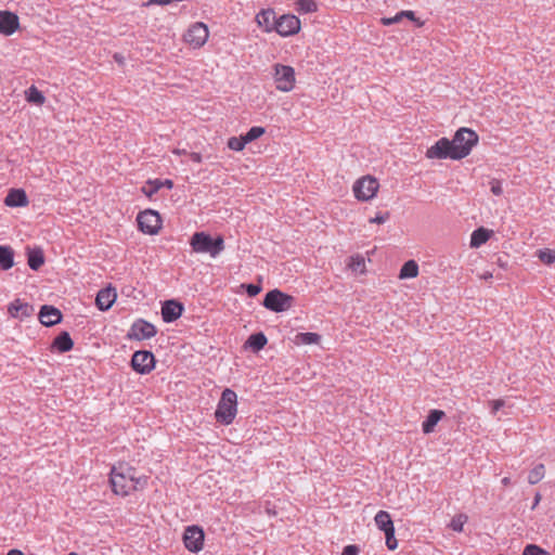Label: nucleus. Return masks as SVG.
<instances>
[{
	"label": "nucleus",
	"mask_w": 555,
	"mask_h": 555,
	"mask_svg": "<svg viewBox=\"0 0 555 555\" xmlns=\"http://www.w3.org/2000/svg\"><path fill=\"white\" fill-rule=\"evenodd\" d=\"M268 343L266 335L261 332L251 334L248 337L247 344L254 351L261 350Z\"/></svg>",
	"instance_id": "nucleus-28"
},
{
	"label": "nucleus",
	"mask_w": 555,
	"mask_h": 555,
	"mask_svg": "<svg viewBox=\"0 0 555 555\" xmlns=\"http://www.w3.org/2000/svg\"><path fill=\"white\" fill-rule=\"evenodd\" d=\"M137 221L140 231H142L145 234H157L162 228V219L159 214L152 209H146L144 211L139 212Z\"/></svg>",
	"instance_id": "nucleus-7"
},
{
	"label": "nucleus",
	"mask_w": 555,
	"mask_h": 555,
	"mask_svg": "<svg viewBox=\"0 0 555 555\" xmlns=\"http://www.w3.org/2000/svg\"><path fill=\"white\" fill-rule=\"evenodd\" d=\"M491 192L496 196L503 193L502 185L498 180L491 181Z\"/></svg>",
	"instance_id": "nucleus-46"
},
{
	"label": "nucleus",
	"mask_w": 555,
	"mask_h": 555,
	"mask_svg": "<svg viewBox=\"0 0 555 555\" xmlns=\"http://www.w3.org/2000/svg\"><path fill=\"white\" fill-rule=\"evenodd\" d=\"M350 268L354 271H363L365 267L364 258L362 256L351 257Z\"/></svg>",
	"instance_id": "nucleus-40"
},
{
	"label": "nucleus",
	"mask_w": 555,
	"mask_h": 555,
	"mask_svg": "<svg viewBox=\"0 0 555 555\" xmlns=\"http://www.w3.org/2000/svg\"><path fill=\"white\" fill-rule=\"evenodd\" d=\"M403 18H402V15H400V12L397 13L393 17H383L380 20V23L385 26H389V25H392V24H396V23H399L401 22Z\"/></svg>",
	"instance_id": "nucleus-41"
},
{
	"label": "nucleus",
	"mask_w": 555,
	"mask_h": 555,
	"mask_svg": "<svg viewBox=\"0 0 555 555\" xmlns=\"http://www.w3.org/2000/svg\"><path fill=\"white\" fill-rule=\"evenodd\" d=\"M264 128L262 127H251L243 137L245 139V142L249 143L259 137H261L264 133Z\"/></svg>",
	"instance_id": "nucleus-36"
},
{
	"label": "nucleus",
	"mask_w": 555,
	"mask_h": 555,
	"mask_svg": "<svg viewBox=\"0 0 555 555\" xmlns=\"http://www.w3.org/2000/svg\"><path fill=\"white\" fill-rule=\"evenodd\" d=\"M541 501V494L540 493H537L534 495V501H533V505H532V509L535 508L538 506V504L540 503Z\"/></svg>",
	"instance_id": "nucleus-51"
},
{
	"label": "nucleus",
	"mask_w": 555,
	"mask_h": 555,
	"mask_svg": "<svg viewBox=\"0 0 555 555\" xmlns=\"http://www.w3.org/2000/svg\"><path fill=\"white\" fill-rule=\"evenodd\" d=\"M8 555H24L21 551L18 550H11Z\"/></svg>",
	"instance_id": "nucleus-52"
},
{
	"label": "nucleus",
	"mask_w": 555,
	"mask_h": 555,
	"mask_svg": "<svg viewBox=\"0 0 555 555\" xmlns=\"http://www.w3.org/2000/svg\"><path fill=\"white\" fill-rule=\"evenodd\" d=\"M74 347V341L68 332H61L52 343L51 348L57 350L61 353L67 352L72 350Z\"/></svg>",
	"instance_id": "nucleus-21"
},
{
	"label": "nucleus",
	"mask_w": 555,
	"mask_h": 555,
	"mask_svg": "<svg viewBox=\"0 0 555 555\" xmlns=\"http://www.w3.org/2000/svg\"><path fill=\"white\" fill-rule=\"evenodd\" d=\"M374 520H375L377 528L384 532L390 530L391 528H395L393 522L390 517V514L386 511H379L375 515Z\"/></svg>",
	"instance_id": "nucleus-26"
},
{
	"label": "nucleus",
	"mask_w": 555,
	"mask_h": 555,
	"mask_svg": "<svg viewBox=\"0 0 555 555\" xmlns=\"http://www.w3.org/2000/svg\"><path fill=\"white\" fill-rule=\"evenodd\" d=\"M208 37V27L202 22H196L188 28L183 35V40L192 48L198 49L207 42Z\"/></svg>",
	"instance_id": "nucleus-8"
},
{
	"label": "nucleus",
	"mask_w": 555,
	"mask_h": 555,
	"mask_svg": "<svg viewBox=\"0 0 555 555\" xmlns=\"http://www.w3.org/2000/svg\"><path fill=\"white\" fill-rule=\"evenodd\" d=\"M109 481L114 493L121 496L143 489L147 485V478L145 476H137L135 468L128 464L114 466L111 472Z\"/></svg>",
	"instance_id": "nucleus-2"
},
{
	"label": "nucleus",
	"mask_w": 555,
	"mask_h": 555,
	"mask_svg": "<svg viewBox=\"0 0 555 555\" xmlns=\"http://www.w3.org/2000/svg\"><path fill=\"white\" fill-rule=\"evenodd\" d=\"M478 139L474 130L462 127L454 133L453 139L440 138L427 149L425 155L428 159L460 160L469 155Z\"/></svg>",
	"instance_id": "nucleus-1"
},
{
	"label": "nucleus",
	"mask_w": 555,
	"mask_h": 555,
	"mask_svg": "<svg viewBox=\"0 0 555 555\" xmlns=\"http://www.w3.org/2000/svg\"><path fill=\"white\" fill-rule=\"evenodd\" d=\"M522 555H548V553L535 544H529L525 547Z\"/></svg>",
	"instance_id": "nucleus-39"
},
{
	"label": "nucleus",
	"mask_w": 555,
	"mask_h": 555,
	"mask_svg": "<svg viewBox=\"0 0 555 555\" xmlns=\"http://www.w3.org/2000/svg\"><path fill=\"white\" fill-rule=\"evenodd\" d=\"M4 204L9 207H24L28 204V198L23 189H11L4 198Z\"/></svg>",
	"instance_id": "nucleus-20"
},
{
	"label": "nucleus",
	"mask_w": 555,
	"mask_h": 555,
	"mask_svg": "<svg viewBox=\"0 0 555 555\" xmlns=\"http://www.w3.org/2000/svg\"><path fill=\"white\" fill-rule=\"evenodd\" d=\"M400 15H402V18H409L411 21H415V14L413 11H401Z\"/></svg>",
	"instance_id": "nucleus-48"
},
{
	"label": "nucleus",
	"mask_w": 555,
	"mask_h": 555,
	"mask_svg": "<svg viewBox=\"0 0 555 555\" xmlns=\"http://www.w3.org/2000/svg\"><path fill=\"white\" fill-rule=\"evenodd\" d=\"M159 190H160V180L159 179L147 180L146 183L141 189L142 193L149 198H152L153 195L156 194Z\"/></svg>",
	"instance_id": "nucleus-31"
},
{
	"label": "nucleus",
	"mask_w": 555,
	"mask_h": 555,
	"mask_svg": "<svg viewBox=\"0 0 555 555\" xmlns=\"http://www.w3.org/2000/svg\"><path fill=\"white\" fill-rule=\"evenodd\" d=\"M20 27L18 16L10 11H0V34L13 35Z\"/></svg>",
	"instance_id": "nucleus-14"
},
{
	"label": "nucleus",
	"mask_w": 555,
	"mask_h": 555,
	"mask_svg": "<svg viewBox=\"0 0 555 555\" xmlns=\"http://www.w3.org/2000/svg\"><path fill=\"white\" fill-rule=\"evenodd\" d=\"M491 406V414L495 415L498 411L505 405V401L502 399L492 400L489 402Z\"/></svg>",
	"instance_id": "nucleus-43"
},
{
	"label": "nucleus",
	"mask_w": 555,
	"mask_h": 555,
	"mask_svg": "<svg viewBox=\"0 0 555 555\" xmlns=\"http://www.w3.org/2000/svg\"><path fill=\"white\" fill-rule=\"evenodd\" d=\"M468 517L465 514H459L454 516L450 522V527L452 530L456 532H462L464 525L467 522Z\"/></svg>",
	"instance_id": "nucleus-34"
},
{
	"label": "nucleus",
	"mask_w": 555,
	"mask_h": 555,
	"mask_svg": "<svg viewBox=\"0 0 555 555\" xmlns=\"http://www.w3.org/2000/svg\"><path fill=\"white\" fill-rule=\"evenodd\" d=\"M378 186L377 179L366 176L356 181L353 184V193L357 199L366 202L375 196Z\"/></svg>",
	"instance_id": "nucleus-9"
},
{
	"label": "nucleus",
	"mask_w": 555,
	"mask_h": 555,
	"mask_svg": "<svg viewBox=\"0 0 555 555\" xmlns=\"http://www.w3.org/2000/svg\"><path fill=\"white\" fill-rule=\"evenodd\" d=\"M294 300L293 296L275 288L266 294L263 306L273 312H284L292 308Z\"/></svg>",
	"instance_id": "nucleus-5"
},
{
	"label": "nucleus",
	"mask_w": 555,
	"mask_h": 555,
	"mask_svg": "<svg viewBox=\"0 0 555 555\" xmlns=\"http://www.w3.org/2000/svg\"><path fill=\"white\" fill-rule=\"evenodd\" d=\"M256 22L266 33H270L275 30V23H278V18L275 17V13L272 9H266L261 10L256 15Z\"/></svg>",
	"instance_id": "nucleus-19"
},
{
	"label": "nucleus",
	"mask_w": 555,
	"mask_h": 555,
	"mask_svg": "<svg viewBox=\"0 0 555 555\" xmlns=\"http://www.w3.org/2000/svg\"><path fill=\"white\" fill-rule=\"evenodd\" d=\"M8 312L12 318L23 321L34 314L35 308L17 298L9 305Z\"/></svg>",
	"instance_id": "nucleus-15"
},
{
	"label": "nucleus",
	"mask_w": 555,
	"mask_h": 555,
	"mask_svg": "<svg viewBox=\"0 0 555 555\" xmlns=\"http://www.w3.org/2000/svg\"><path fill=\"white\" fill-rule=\"evenodd\" d=\"M418 274V264L414 260H408L403 263L400 269L399 278L400 279H411L416 278Z\"/></svg>",
	"instance_id": "nucleus-27"
},
{
	"label": "nucleus",
	"mask_w": 555,
	"mask_h": 555,
	"mask_svg": "<svg viewBox=\"0 0 555 555\" xmlns=\"http://www.w3.org/2000/svg\"><path fill=\"white\" fill-rule=\"evenodd\" d=\"M501 482H502L503 486H508L511 483V478L509 477H504Z\"/></svg>",
	"instance_id": "nucleus-53"
},
{
	"label": "nucleus",
	"mask_w": 555,
	"mask_h": 555,
	"mask_svg": "<svg viewBox=\"0 0 555 555\" xmlns=\"http://www.w3.org/2000/svg\"><path fill=\"white\" fill-rule=\"evenodd\" d=\"M544 475H545V467H544V465L543 464H538V465H535L529 472L528 482L530 485H535V483L540 482L544 478Z\"/></svg>",
	"instance_id": "nucleus-30"
},
{
	"label": "nucleus",
	"mask_w": 555,
	"mask_h": 555,
	"mask_svg": "<svg viewBox=\"0 0 555 555\" xmlns=\"http://www.w3.org/2000/svg\"><path fill=\"white\" fill-rule=\"evenodd\" d=\"M492 234L491 230H488L486 228H478L475 231H473L470 235V247L478 248L490 238Z\"/></svg>",
	"instance_id": "nucleus-24"
},
{
	"label": "nucleus",
	"mask_w": 555,
	"mask_h": 555,
	"mask_svg": "<svg viewBox=\"0 0 555 555\" xmlns=\"http://www.w3.org/2000/svg\"><path fill=\"white\" fill-rule=\"evenodd\" d=\"M538 258L546 264H551L555 261V250L553 249H540L538 250Z\"/></svg>",
	"instance_id": "nucleus-35"
},
{
	"label": "nucleus",
	"mask_w": 555,
	"mask_h": 555,
	"mask_svg": "<svg viewBox=\"0 0 555 555\" xmlns=\"http://www.w3.org/2000/svg\"><path fill=\"white\" fill-rule=\"evenodd\" d=\"M273 77L278 90L289 92L294 89L296 78L295 69L292 66L275 64Z\"/></svg>",
	"instance_id": "nucleus-6"
},
{
	"label": "nucleus",
	"mask_w": 555,
	"mask_h": 555,
	"mask_svg": "<svg viewBox=\"0 0 555 555\" xmlns=\"http://www.w3.org/2000/svg\"><path fill=\"white\" fill-rule=\"evenodd\" d=\"M117 298V294L115 288L113 287H105L99 291L96 298H95V305L101 311L108 310L113 304L115 302Z\"/></svg>",
	"instance_id": "nucleus-18"
},
{
	"label": "nucleus",
	"mask_w": 555,
	"mask_h": 555,
	"mask_svg": "<svg viewBox=\"0 0 555 555\" xmlns=\"http://www.w3.org/2000/svg\"><path fill=\"white\" fill-rule=\"evenodd\" d=\"M14 266V250L11 246L0 245V270L7 271Z\"/></svg>",
	"instance_id": "nucleus-23"
},
{
	"label": "nucleus",
	"mask_w": 555,
	"mask_h": 555,
	"mask_svg": "<svg viewBox=\"0 0 555 555\" xmlns=\"http://www.w3.org/2000/svg\"><path fill=\"white\" fill-rule=\"evenodd\" d=\"M275 31L282 37L296 35L300 30V21L292 14H284L275 23Z\"/></svg>",
	"instance_id": "nucleus-11"
},
{
	"label": "nucleus",
	"mask_w": 555,
	"mask_h": 555,
	"mask_svg": "<svg viewBox=\"0 0 555 555\" xmlns=\"http://www.w3.org/2000/svg\"><path fill=\"white\" fill-rule=\"evenodd\" d=\"M386 537V545L390 551H393L398 546L397 539L395 537V528H391L390 530L384 532Z\"/></svg>",
	"instance_id": "nucleus-38"
},
{
	"label": "nucleus",
	"mask_w": 555,
	"mask_h": 555,
	"mask_svg": "<svg viewBox=\"0 0 555 555\" xmlns=\"http://www.w3.org/2000/svg\"><path fill=\"white\" fill-rule=\"evenodd\" d=\"M191 246L196 253H207L211 257H217L224 249L222 236L212 238L205 232H196L191 238Z\"/></svg>",
	"instance_id": "nucleus-4"
},
{
	"label": "nucleus",
	"mask_w": 555,
	"mask_h": 555,
	"mask_svg": "<svg viewBox=\"0 0 555 555\" xmlns=\"http://www.w3.org/2000/svg\"><path fill=\"white\" fill-rule=\"evenodd\" d=\"M185 547L193 553H197L204 545V531L197 526H190L183 534Z\"/></svg>",
	"instance_id": "nucleus-12"
},
{
	"label": "nucleus",
	"mask_w": 555,
	"mask_h": 555,
	"mask_svg": "<svg viewBox=\"0 0 555 555\" xmlns=\"http://www.w3.org/2000/svg\"><path fill=\"white\" fill-rule=\"evenodd\" d=\"M246 144H247V142H245V139L243 135L240 138L232 137L228 140V147L230 150H233L236 152L242 151Z\"/></svg>",
	"instance_id": "nucleus-37"
},
{
	"label": "nucleus",
	"mask_w": 555,
	"mask_h": 555,
	"mask_svg": "<svg viewBox=\"0 0 555 555\" xmlns=\"http://www.w3.org/2000/svg\"><path fill=\"white\" fill-rule=\"evenodd\" d=\"M28 266L31 270L37 271L44 263V255L41 248L28 250Z\"/></svg>",
	"instance_id": "nucleus-25"
},
{
	"label": "nucleus",
	"mask_w": 555,
	"mask_h": 555,
	"mask_svg": "<svg viewBox=\"0 0 555 555\" xmlns=\"http://www.w3.org/2000/svg\"><path fill=\"white\" fill-rule=\"evenodd\" d=\"M39 321L44 326H53L62 321V312L49 305H43L38 314Z\"/></svg>",
	"instance_id": "nucleus-16"
},
{
	"label": "nucleus",
	"mask_w": 555,
	"mask_h": 555,
	"mask_svg": "<svg viewBox=\"0 0 555 555\" xmlns=\"http://www.w3.org/2000/svg\"><path fill=\"white\" fill-rule=\"evenodd\" d=\"M114 59H115L117 62H119V63H121V61H122V57H121V56H119L118 54H115V55H114Z\"/></svg>",
	"instance_id": "nucleus-54"
},
{
	"label": "nucleus",
	"mask_w": 555,
	"mask_h": 555,
	"mask_svg": "<svg viewBox=\"0 0 555 555\" xmlns=\"http://www.w3.org/2000/svg\"><path fill=\"white\" fill-rule=\"evenodd\" d=\"M320 338H321V336L317 333H311V332L299 333L296 335V343L302 344V345H312V344H318Z\"/></svg>",
	"instance_id": "nucleus-32"
},
{
	"label": "nucleus",
	"mask_w": 555,
	"mask_h": 555,
	"mask_svg": "<svg viewBox=\"0 0 555 555\" xmlns=\"http://www.w3.org/2000/svg\"><path fill=\"white\" fill-rule=\"evenodd\" d=\"M131 366L139 374H149L155 367V357L151 351H135L131 358Z\"/></svg>",
	"instance_id": "nucleus-10"
},
{
	"label": "nucleus",
	"mask_w": 555,
	"mask_h": 555,
	"mask_svg": "<svg viewBox=\"0 0 555 555\" xmlns=\"http://www.w3.org/2000/svg\"><path fill=\"white\" fill-rule=\"evenodd\" d=\"M245 288L249 297H255L261 292V286L257 284H247Z\"/></svg>",
	"instance_id": "nucleus-42"
},
{
	"label": "nucleus",
	"mask_w": 555,
	"mask_h": 555,
	"mask_svg": "<svg viewBox=\"0 0 555 555\" xmlns=\"http://www.w3.org/2000/svg\"><path fill=\"white\" fill-rule=\"evenodd\" d=\"M444 416V412L441 410H431L427 415L426 420L422 424L424 434H430L434 431L435 426Z\"/></svg>",
	"instance_id": "nucleus-22"
},
{
	"label": "nucleus",
	"mask_w": 555,
	"mask_h": 555,
	"mask_svg": "<svg viewBox=\"0 0 555 555\" xmlns=\"http://www.w3.org/2000/svg\"><path fill=\"white\" fill-rule=\"evenodd\" d=\"M173 2V0H149L147 2L144 3L145 7H151V5H168V4H171Z\"/></svg>",
	"instance_id": "nucleus-47"
},
{
	"label": "nucleus",
	"mask_w": 555,
	"mask_h": 555,
	"mask_svg": "<svg viewBox=\"0 0 555 555\" xmlns=\"http://www.w3.org/2000/svg\"><path fill=\"white\" fill-rule=\"evenodd\" d=\"M191 158H192L193 162H196V163H201L202 162V156L198 153H192Z\"/></svg>",
	"instance_id": "nucleus-50"
},
{
	"label": "nucleus",
	"mask_w": 555,
	"mask_h": 555,
	"mask_svg": "<svg viewBox=\"0 0 555 555\" xmlns=\"http://www.w3.org/2000/svg\"><path fill=\"white\" fill-rule=\"evenodd\" d=\"M25 93L27 101L30 103L42 105L46 101V98L42 94V92L39 91L35 86L29 87Z\"/></svg>",
	"instance_id": "nucleus-29"
},
{
	"label": "nucleus",
	"mask_w": 555,
	"mask_h": 555,
	"mask_svg": "<svg viewBox=\"0 0 555 555\" xmlns=\"http://www.w3.org/2000/svg\"><path fill=\"white\" fill-rule=\"evenodd\" d=\"M237 413V395L234 390L225 388L217 404L215 411V418L222 425H230L233 423Z\"/></svg>",
	"instance_id": "nucleus-3"
},
{
	"label": "nucleus",
	"mask_w": 555,
	"mask_h": 555,
	"mask_svg": "<svg viewBox=\"0 0 555 555\" xmlns=\"http://www.w3.org/2000/svg\"><path fill=\"white\" fill-rule=\"evenodd\" d=\"M183 310L182 304L176 300H167L162 307V318L164 322L171 323L181 317Z\"/></svg>",
	"instance_id": "nucleus-17"
},
{
	"label": "nucleus",
	"mask_w": 555,
	"mask_h": 555,
	"mask_svg": "<svg viewBox=\"0 0 555 555\" xmlns=\"http://www.w3.org/2000/svg\"><path fill=\"white\" fill-rule=\"evenodd\" d=\"M296 10L299 13H312L318 10V5L314 0H297Z\"/></svg>",
	"instance_id": "nucleus-33"
},
{
	"label": "nucleus",
	"mask_w": 555,
	"mask_h": 555,
	"mask_svg": "<svg viewBox=\"0 0 555 555\" xmlns=\"http://www.w3.org/2000/svg\"><path fill=\"white\" fill-rule=\"evenodd\" d=\"M388 219H389V212L377 214L374 218L370 219V222L382 224V223L386 222Z\"/></svg>",
	"instance_id": "nucleus-45"
},
{
	"label": "nucleus",
	"mask_w": 555,
	"mask_h": 555,
	"mask_svg": "<svg viewBox=\"0 0 555 555\" xmlns=\"http://www.w3.org/2000/svg\"><path fill=\"white\" fill-rule=\"evenodd\" d=\"M156 333V327L152 323L139 319L131 325L128 337L135 340H143L154 337Z\"/></svg>",
	"instance_id": "nucleus-13"
},
{
	"label": "nucleus",
	"mask_w": 555,
	"mask_h": 555,
	"mask_svg": "<svg viewBox=\"0 0 555 555\" xmlns=\"http://www.w3.org/2000/svg\"><path fill=\"white\" fill-rule=\"evenodd\" d=\"M360 552V548L356 544H349L344 547L341 555H358Z\"/></svg>",
	"instance_id": "nucleus-44"
},
{
	"label": "nucleus",
	"mask_w": 555,
	"mask_h": 555,
	"mask_svg": "<svg viewBox=\"0 0 555 555\" xmlns=\"http://www.w3.org/2000/svg\"><path fill=\"white\" fill-rule=\"evenodd\" d=\"M164 186L170 190L173 186V182L169 179L160 180V189Z\"/></svg>",
	"instance_id": "nucleus-49"
}]
</instances>
